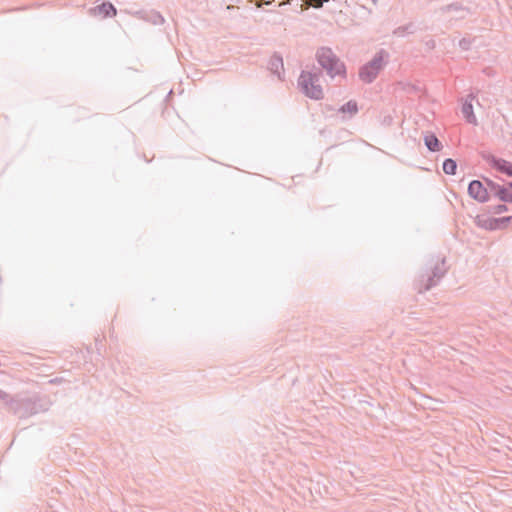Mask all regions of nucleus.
<instances>
[{
	"label": "nucleus",
	"mask_w": 512,
	"mask_h": 512,
	"mask_svg": "<svg viewBox=\"0 0 512 512\" xmlns=\"http://www.w3.org/2000/svg\"><path fill=\"white\" fill-rule=\"evenodd\" d=\"M51 405L50 400L47 397H9L7 407L19 418H27L32 415L45 412Z\"/></svg>",
	"instance_id": "nucleus-1"
},
{
	"label": "nucleus",
	"mask_w": 512,
	"mask_h": 512,
	"mask_svg": "<svg viewBox=\"0 0 512 512\" xmlns=\"http://www.w3.org/2000/svg\"><path fill=\"white\" fill-rule=\"evenodd\" d=\"M318 64L327 72L331 78L346 76V66L330 47H320L316 51Z\"/></svg>",
	"instance_id": "nucleus-2"
},
{
	"label": "nucleus",
	"mask_w": 512,
	"mask_h": 512,
	"mask_svg": "<svg viewBox=\"0 0 512 512\" xmlns=\"http://www.w3.org/2000/svg\"><path fill=\"white\" fill-rule=\"evenodd\" d=\"M321 71L303 70L298 78V87L300 91L312 100H321L324 98L323 88L320 85Z\"/></svg>",
	"instance_id": "nucleus-3"
},
{
	"label": "nucleus",
	"mask_w": 512,
	"mask_h": 512,
	"mask_svg": "<svg viewBox=\"0 0 512 512\" xmlns=\"http://www.w3.org/2000/svg\"><path fill=\"white\" fill-rule=\"evenodd\" d=\"M388 60L389 53L385 49H380L370 61L359 68V79L366 84H371L385 67Z\"/></svg>",
	"instance_id": "nucleus-4"
},
{
	"label": "nucleus",
	"mask_w": 512,
	"mask_h": 512,
	"mask_svg": "<svg viewBox=\"0 0 512 512\" xmlns=\"http://www.w3.org/2000/svg\"><path fill=\"white\" fill-rule=\"evenodd\" d=\"M510 222H512V216L494 218L485 215H477L475 218L477 227L488 231L505 229Z\"/></svg>",
	"instance_id": "nucleus-5"
},
{
	"label": "nucleus",
	"mask_w": 512,
	"mask_h": 512,
	"mask_svg": "<svg viewBox=\"0 0 512 512\" xmlns=\"http://www.w3.org/2000/svg\"><path fill=\"white\" fill-rule=\"evenodd\" d=\"M445 258H442L441 261H437L435 265L432 267L431 273L426 275V280L422 279L421 282H424L423 286L419 289L420 292L428 291L434 286L438 284V282L442 279V277L446 273V269L444 268Z\"/></svg>",
	"instance_id": "nucleus-6"
},
{
	"label": "nucleus",
	"mask_w": 512,
	"mask_h": 512,
	"mask_svg": "<svg viewBox=\"0 0 512 512\" xmlns=\"http://www.w3.org/2000/svg\"><path fill=\"white\" fill-rule=\"evenodd\" d=\"M468 195L479 203H486L490 200L489 187L484 180H472L468 185Z\"/></svg>",
	"instance_id": "nucleus-7"
},
{
	"label": "nucleus",
	"mask_w": 512,
	"mask_h": 512,
	"mask_svg": "<svg viewBox=\"0 0 512 512\" xmlns=\"http://www.w3.org/2000/svg\"><path fill=\"white\" fill-rule=\"evenodd\" d=\"M485 184L489 187V195L504 203H512L511 190L505 185H500L490 178L484 177Z\"/></svg>",
	"instance_id": "nucleus-8"
},
{
	"label": "nucleus",
	"mask_w": 512,
	"mask_h": 512,
	"mask_svg": "<svg viewBox=\"0 0 512 512\" xmlns=\"http://www.w3.org/2000/svg\"><path fill=\"white\" fill-rule=\"evenodd\" d=\"M482 158L498 172L512 177V162L496 157L490 153L482 155Z\"/></svg>",
	"instance_id": "nucleus-9"
},
{
	"label": "nucleus",
	"mask_w": 512,
	"mask_h": 512,
	"mask_svg": "<svg viewBox=\"0 0 512 512\" xmlns=\"http://www.w3.org/2000/svg\"><path fill=\"white\" fill-rule=\"evenodd\" d=\"M474 100H476V94L473 92L469 93L465 99H462L461 113L467 123L476 126L478 125V120L473 110Z\"/></svg>",
	"instance_id": "nucleus-10"
},
{
	"label": "nucleus",
	"mask_w": 512,
	"mask_h": 512,
	"mask_svg": "<svg viewBox=\"0 0 512 512\" xmlns=\"http://www.w3.org/2000/svg\"><path fill=\"white\" fill-rule=\"evenodd\" d=\"M269 71L277 75L280 80H283L282 75L284 74L283 58L280 54L274 53L268 62Z\"/></svg>",
	"instance_id": "nucleus-11"
},
{
	"label": "nucleus",
	"mask_w": 512,
	"mask_h": 512,
	"mask_svg": "<svg viewBox=\"0 0 512 512\" xmlns=\"http://www.w3.org/2000/svg\"><path fill=\"white\" fill-rule=\"evenodd\" d=\"M424 144L430 152H438L442 149V143L434 133L424 136Z\"/></svg>",
	"instance_id": "nucleus-12"
},
{
	"label": "nucleus",
	"mask_w": 512,
	"mask_h": 512,
	"mask_svg": "<svg viewBox=\"0 0 512 512\" xmlns=\"http://www.w3.org/2000/svg\"><path fill=\"white\" fill-rule=\"evenodd\" d=\"M98 12L102 14L104 17H112L117 14V9L110 2H103L102 4L96 7Z\"/></svg>",
	"instance_id": "nucleus-13"
},
{
	"label": "nucleus",
	"mask_w": 512,
	"mask_h": 512,
	"mask_svg": "<svg viewBox=\"0 0 512 512\" xmlns=\"http://www.w3.org/2000/svg\"><path fill=\"white\" fill-rule=\"evenodd\" d=\"M416 31L413 23H408L403 26H399L393 30V35L396 37H405L409 34H413Z\"/></svg>",
	"instance_id": "nucleus-14"
},
{
	"label": "nucleus",
	"mask_w": 512,
	"mask_h": 512,
	"mask_svg": "<svg viewBox=\"0 0 512 512\" xmlns=\"http://www.w3.org/2000/svg\"><path fill=\"white\" fill-rule=\"evenodd\" d=\"M339 113H349L350 117L355 115L358 112V104L355 100H349L347 103L343 104L339 109Z\"/></svg>",
	"instance_id": "nucleus-15"
},
{
	"label": "nucleus",
	"mask_w": 512,
	"mask_h": 512,
	"mask_svg": "<svg viewBox=\"0 0 512 512\" xmlns=\"http://www.w3.org/2000/svg\"><path fill=\"white\" fill-rule=\"evenodd\" d=\"M442 169L447 175H455L457 171V162L452 158H447L443 161Z\"/></svg>",
	"instance_id": "nucleus-16"
},
{
	"label": "nucleus",
	"mask_w": 512,
	"mask_h": 512,
	"mask_svg": "<svg viewBox=\"0 0 512 512\" xmlns=\"http://www.w3.org/2000/svg\"><path fill=\"white\" fill-rule=\"evenodd\" d=\"M506 204L507 203L503 202V203L497 204V205H489V206H487V212L490 214H495V215H499L504 212H507V211H509V208Z\"/></svg>",
	"instance_id": "nucleus-17"
},
{
	"label": "nucleus",
	"mask_w": 512,
	"mask_h": 512,
	"mask_svg": "<svg viewBox=\"0 0 512 512\" xmlns=\"http://www.w3.org/2000/svg\"><path fill=\"white\" fill-rule=\"evenodd\" d=\"M472 42V39L464 37L459 41L458 45L462 50L467 51L471 48Z\"/></svg>",
	"instance_id": "nucleus-18"
},
{
	"label": "nucleus",
	"mask_w": 512,
	"mask_h": 512,
	"mask_svg": "<svg viewBox=\"0 0 512 512\" xmlns=\"http://www.w3.org/2000/svg\"><path fill=\"white\" fill-rule=\"evenodd\" d=\"M462 10V6L459 3H452L441 8L442 12L459 11Z\"/></svg>",
	"instance_id": "nucleus-19"
},
{
	"label": "nucleus",
	"mask_w": 512,
	"mask_h": 512,
	"mask_svg": "<svg viewBox=\"0 0 512 512\" xmlns=\"http://www.w3.org/2000/svg\"><path fill=\"white\" fill-rule=\"evenodd\" d=\"M329 0H309L310 5L315 9H320L323 7L324 3L328 2Z\"/></svg>",
	"instance_id": "nucleus-20"
},
{
	"label": "nucleus",
	"mask_w": 512,
	"mask_h": 512,
	"mask_svg": "<svg viewBox=\"0 0 512 512\" xmlns=\"http://www.w3.org/2000/svg\"><path fill=\"white\" fill-rule=\"evenodd\" d=\"M9 397L10 395L7 392L0 389V400L3 401L5 405H7Z\"/></svg>",
	"instance_id": "nucleus-21"
},
{
	"label": "nucleus",
	"mask_w": 512,
	"mask_h": 512,
	"mask_svg": "<svg viewBox=\"0 0 512 512\" xmlns=\"http://www.w3.org/2000/svg\"><path fill=\"white\" fill-rule=\"evenodd\" d=\"M9 397L10 395L7 392L0 389V400L3 401L5 405H7Z\"/></svg>",
	"instance_id": "nucleus-22"
},
{
	"label": "nucleus",
	"mask_w": 512,
	"mask_h": 512,
	"mask_svg": "<svg viewBox=\"0 0 512 512\" xmlns=\"http://www.w3.org/2000/svg\"><path fill=\"white\" fill-rule=\"evenodd\" d=\"M425 45H426V47H427L428 49L432 50V49H434V48H435V46H436V42H435V40L430 39V40L426 41Z\"/></svg>",
	"instance_id": "nucleus-23"
},
{
	"label": "nucleus",
	"mask_w": 512,
	"mask_h": 512,
	"mask_svg": "<svg viewBox=\"0 0 512 512\" xmlns=\"http://www.w3.org/2000/svg\"><path fill=\"white\" fill-rule=\"evenodd\" d=\"M505 186L508 187V189L512 192V181L507 182Z\"/></svg>",
	"instance_id": "nucleus-24"
},
{
	"label": "nucleus",
	"mask_w": 512,
	"mask_h": 512,
	"mask_svg": "<svg viewBox=\"0 0 512 512\" xmlns=\"http://www.w3.org/2000/svg\"><path fill=\"white\" fill-rule=\"evenodd\" d=\"M372 2L375 4L377 2V0H372Z\"/></svg>",
	"instance_id": "nucleus-25"
},
{
	"label": "nucleus",
	"mask_w": 512,
	"mask_h": 512,
	"mask_svg": "<svg viewBox=\"0 0 512 512\" xmlns=\"http://www.w3.org/2000/svg\"><path fill=\"white\" fill-rule=\"evenodd\" d=\"M511 194H512V192H511Z\"/></svg>",
	"instance_id": "nucleus-26"
}]
</instances>
